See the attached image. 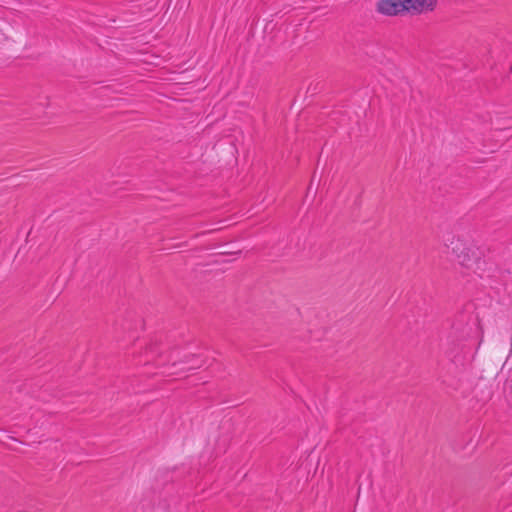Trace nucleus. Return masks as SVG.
Returning <instances> with one entry per match:
<instances>
[{
	"instance_id": "1",
	"label": "nucleus",
	"mask_w": 512,
	"mask_h": 512,
	"mask_svg": "<svg viewBox=\"0 0 512 512\" xmlns=\"http://www.w3.org/2000/svg\"><path fill=\"white\" fill-rule=\"evenodd\" d=\"M452 253L459 264L483 277L485 273L492 271V264L486 259L488 248L475 245L466 246L461 241L451 242Z\"/></svg>"
},
{
	"instance_id": "2",
	"label": "nucleus",
	"mask_w": 512,
	"mask_h": 512,
	"mask_svg": "<svg viewBox=\"0 0 512 512\" xmlns=\"http://www.w3.org/2000/svg\"><path fill=\"white\" fill-rule=\"evenodd\" d=\"M406 10L404 0H378L376 3V11L385 16L401 15Z\"/></svg>"
},
{
	"instance_id": "3",
	"label": "nucleus",
	"mask_w": 512,
	"mask_h": 512,
	"mask_svg": "<svg viewBox=\"0 0 512 512\" xmlns=\"http://www.w3.org/2000/svg\"><path fill=\"white\" fill-rule=\"evenodd\" d=\"M407 7L406 12L420 14L424 11H432L436 7V0H404Z\"/></svg>"
},
{
	"instance_id": "4",
	"label": "nucleus",
	"mask_w": 512,
	"mask_h": 512,
	"mask_svg": "<svg viewBox=\"0 0 512 512\" xmlns=\"http://www.w3.org/2000/svg\"><path fill=\"white\" fill-rule=\"evenodd\" d=\"M200 366H201L200 364L192 363L191 365L187 366L185 369L191 370V369L199 368Z\"/></svg>"
}]
</instances>
